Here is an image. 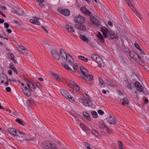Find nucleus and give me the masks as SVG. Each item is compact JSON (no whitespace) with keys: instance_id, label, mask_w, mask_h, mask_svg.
Segmentation results:
<instances>
[{"instance_id":"393cba45","label":"nucleus","mask_w":149,"mask_h":149,"mask_svg":"<svg viewBox=\"0 0 149 149\" xmlns=\"http://www.w3.org/2000/svg\"><path fill=\"white\" fill-rule=\"evenodd\" d=\"M85 77V78L83 77V78L86 81V80L87 79H88L89 81H91L93 79V77L91 75L87 74H86V77Z\"/></svg>"},{"instance_id":"a18cd8bd","label":"nucleus","mask_w":149,"mask_h":149,"mask_svg":"<svg viewBox=\"0 0 149 149\" xmlns=\"http://www.w3.org/2000/svg\"><path fill=\"white\" fill-rule=\"evenodd\" d=\"M97 112L100 115H102L104 113V112L102 111V110L101 109H99L98 110V111H97Z\"/></svg>"},{"instance_id":"09e8293b","label":"nucleus","mask_w":149,"mask_h":149,"mask_svg":"<svg viewBox=\"0 0 149 149\" xmlns=\"http://www.w3.org/2000/svg\"><path fill=\"white\" fill-rule=\"evenodd\" d=\"M41 28L46 32H48V30L47 29L45 26L41 25Z\"/></svg>"},{"instance_id":"1a4fd4ad","label":"nucleus","mask_w":149,"mask_h":149,"mask_svg":"<svg viewBox=\"0 0 149 149\" xmlns=\"http://www.w3.org/2000/svg\"><path fill=\"white\" fill-rule=\"evenodd\" d=\"M22 90L24 93L27 96L29 97L31 95V91L26 86H24Z\"/></svg>"},{"instance_id":"b1692460","label":"nucleus","mask_w":149,"mask_h":149,"mask_svg":"<svg viewBox=\"0 0 149 149\" xmlns=\"http://www.w3.org/2000/svg\"><path fill=\"white\" fill-rule=\"evenodd\" d=\"M79 37L84 42L88 43L89 42V40L87 37H86L85 35H83L82 34H80L79 36Z\"/></svg>"},{"instance_id":"f8f14e48","label":"nucleus","mask_w":149,"mask_h":149,"mask_svg":"<svg viewBox=\"0 0 149 149\" xmlns=\"http://www.w3.org/2000/svg\"><path fill=\"white\" fill-rule=\"evenodd\" d=\"M107 120L110 124L114 125L116 122V119L112 117L111 116H110L109 117L107 118Z\"/></svg>"},{"instance_id":"72a5a7b5","label":"nucleus","mask_w":149,"mask_h":149,"mask_svg":"<svg viewBox=\"0 0 149 149\" xmlns=\"http://www.w3.org/2000/svg\"><path fill=\"white\" fill-rule=\"evenodd\" d=\"M36 1L39 3V6L40 7L42 8L44 6V4H43V2H44V0H36Z\"/></svg>"},{"instance_id":"680f3d73","label":"nucleus","mask_w":149,"mask_h":149,"mask_svg":"<svg viewBox=\"0 0 149 149\" xmlns=\"http://www.w3.org/2000/svg\"><path fill=\"white\" fill-rule=\"evenodd\" d=\"M140 84L138 81H136V82H135L134 84V86L136 87L138 85H140Z\"/></svg>"},{"instance_id":"6e6552de","label":"nucleus","mask_w":149,"mask_h":149,"mask_svg":"<svg viewBox=\"0 0 149 149\" xmlns=\"http://www.w3.org/2000/svg\"><path fill=\"white\" fill-rule=\"evenodd\" d=\"M104 81L107 85L108 86H111L115 87H117V86L116 84L111 79H106Z\"/></svg>"},{"instance_id":"7c9ffc66","label":"nucleus","mask_w":149,"mask_h":149,"mask_svg":"<svg viewBox=\"0 0 149 149\" xmlns=\"http://www.w3.org/2000/svg\"><path fill=\"white\" fill-rule=\"evenodd\" d=\"M99 84L102 86H103V87H105V85H103L104 84V81L103 79L101 77H99Z\"/></svg>"},{"instance_id":"774afa93","label":"nucleus","mask_w":149,"mask_h":149,"mask_svg":"<svg viewBox=\"0 0 149 149\" xmlns=\"http://www.w3.org/2000/svg\"><path fill=\"white\" fill-rule=\"evenodd\" d=\"M70 83L73 86H74L76 83L74 82V81H72L71 80H70L69 81Z\"/></svg>"},{"instance_id":"4d7b16f0","label":"nucleus","mask_w":149,"mask_h":149,"mask_svg":"<svg viewBox=\"0 0 149 149\" xmlns=\"http://www.w3.org/2000/svg\"><path fill=\"white\" fill-rule=\"evenodd\" d=\"M26 48L24 47L23 46H20L19 48V51H21V52L23 50H24V49H25Z\"/></svg>"},{"instance_id":"f3484780","label":"nucleus","mask_w":149,"mask_h":149,"mask_svg":"<svg viewBox=\"0 0 149 149\" xmlns=\"http://www.w3.org/2000/svg\"><path fill=\"white\" fill-rule=\"evenodd\" d=\"M75 27L79 29L82 31H85L86 30L85 26L82 24H77L75 25Z\"/></svg>"},{"instance_id":"2f4dec72","label":"nucleus","mask_w":149,"mask_h":149,"mask_svg":"<svg viewBox=\"0 0 149 149\" xmlns=\"http://www.w3.org/2000/svg\"><path fill=\"white\" fill-rule=\"evenodd\" d=\"M92 115L94 118H96L98 117V114L96 111H93L91 112Z\"/></svg>"},{"instance_id":"20e7f679","label":"nucleus","mask_w":149,"mask_h":149,"mask_svg":"<svg viewBox=\"0 0 149 149\" xmlns=\"http://www.w3.org/2000/svg\"><path fill=\"white\" fill-rule=\"evenodd\" d=\"M60 92L63 96L68 99L69 101L72 102L74 101V100L73 99V97L66 90L63 89H61L60 90Z\"/></svg>"},{"instance_id":"0e129e2a","label":"nucleus","mask_w":149,"mask_h":149,"mask_svg":"<svg viewBox=\"0 0 149 149\" xmlns=\"http://www.w3.org/2000/svg\"><path fill=\"white\" fill-rule=\"evenodd\" d=\"M35 21V24H36L38 25H40V22H39L38 20H36Z\"/></svg>"},{"instance_id":"e2e57ef3","label":"nucleus","mask_w":149,"mask_h":149,"mask_svg":"<svg viewBox=\"0 0 149 149\" xmlns=\"http://www.w3.org/2000/svg\"><path fill=\"white\" fill-rule=\"evenodd\" d=\"M124 81L125 83L129 81L128 78L126 77H125L124 78Z\"/></svg>"},{"instance_id":"de8ad7c7","label":"nucleus","mask_w":149,"mask_h":149,"mask_svg":"<svg viewBox=\"0 0 149 149\" xmlns=\"http://www.w3.org/2000/svg\"><path fill=\"white\" fill-rule=\"evenodd\" d=\"M77 90H79L80 89V87L79 86L76 84L75 85L73 86Z\"/></svg>"},{"instance_id":"dca6fc26","label":"nucleus","mask_w":149,"mask_h":149,"mask_svg":"<svg viewBox=\"0 0 149 149\" xmlns=\"http://www.w3.org/2000/svg\"><path fill=\"white\" fill-rule=\"evenodd\" d=\"M120 101L122 102V105L123 106L126 105L129 103V101L126 97H124L123 99L120 100Z\"/></svg>"},{"instance_id":"338daca9","label":"nucleus","mask_w":149,"mask_h":149,"mask_svg":"<svg viewBox=\"0 0 149 149\" xmlns=\"http://www.w3.org/2000/svg\"><path fill=\"white\" fill-rule=\"evenodd\" d=\"M9 68L10 69V68H13V67H14V65L13 63H10L9 64Z\"/></svg>"},{"instance_id":"f704fd0d","label":"nucleus","mask_w":149,"mask_h":149,"mask_svg":"<svg viewBox=\"0 0 149 149\" xmlns=\"http://www.w3.org/2000/svg\"><path fill=\"white\" fill-rule=\"evenodd\" d=\"M127 87L130 89H132L131 86V83L129 81L125 83Z\"/></svg>"},{"instance_id":"cd10ccee","label":"nucleus","mask_w":149,"mask_h":149,"mask_svg":"<svg viewBox=\"0 0 149 149\" xmlns=\"http://www.w3.org/2000/svg\"><path fill=\"white\" fill-rule=\"evenodd\" d=\"M137 57H136V60L138 58H139V61H140V62H141L142 63H143V64L144 63L143 62V60H144L145 59V57H144V56H143V59H141V57L139 56L137 54Z\"/></svg>"},{"instance_id":"473e14b6","label":"nucleus","mask_w":149,"mask_h":149,"mask_svg":"<svg viewBox=\"0 0 149 149\" xmlns=\"http://www.w3.org/2000/svg\"><path fill=\"white\" fill-rule=\"evenodd\" d=\"M97 63L98 64L99 67L100 68L104 67V63L102 59L101 60Z\"/></svg>"},{"instance_id":"0eeeda50","label":"nucleus","mask_w":149,"mask_h":149,"mask_svg":"<svg viewBox=\"0 0 149 149\" xmlns=\"http://www.w3.org/2000/svg\"><path fill=\"white\" fill-rule=\"evenodd\" d=\"M74 20L75 23H78V24H83L85 21L84 17L80 15L75 17L74 18Z\"/></svg>"},{"instance_id":"aec40b11","label":"nucleus","mask_w":149,"mask_h":149,"mask_svg":"<svg viewBox=\"0 0 149 149\" xmlns=\"http://www.w3.org/2000/svg\"><path fill=\"white\" fill-rule=\"evenodd\" d=\"M8 131L12 135L15 136H16V134L18 130H16L15 129L13 128H9L8 129Z\"/></svg>"},{"instance_id":"5701e85b","label":"nucleus","mask_w":149,"mask_h":149,"mask_svg":"<svg viewBox=\"0 0 149 149\" xmlns=\"http://www.w3.org/2000/svg\"><path fill=\"white\" fill-rule=\"evenodd\" d=\"M80 69L81 73L85 77H86V74H87V70L83 66H80Z\"/></svg>"},{"instance_id":"f03ea898","label":"nucleus","mask_w":149,"mask_h":149,"mask_svg":"<svg viewBox=\"0 0 149 149\" xmlns=\"http://www.w3.org/2000/svg\"><path fill=\"white\" fill-rule=\"evenodd\" d=\"M42 146L45 149H58L55 147V144L48 141H45L42 143Z\"/></svg>"},{"instance_id":"c03bdc74","label":"nucleus","mask_w":149,"mask_h":149,"mask_svg":"<svg viewBox=\"0 0 149 149\" xmlns=\"http://www.w3.org/2000/svg\"><path fill=\"white\" fill-rule=\"evenodd\" d=\"M13 21L15 22V23L17 25H21V23L16 19L13 20Z\"/></svg>"},{"instance_id":"4c0bfd02","label":"nucleus","mask_w":149,"mask_h":149,"mask_svg":"<svg viewBox=\"0 0 149 149\" xmlns=\"http://www.w3.org/2000/svg\"><path fill=\"white\" fill-rule=\"evenodd\" d=\"M62 65L66 69H67L68 70H71L70 68L68 66V65L64 63H62Z\"/></svg>"},{"instance_id":"412c9836","label":"nucleus","mask_w":149,"mask_h":149,"mask_svg":"<svg viewBox=\"0 0 149 149\" xmlns=\"http://www.w3.org/2000/svg\"><path fill=\"white\" fill-rule=\"evenodd\" d=\"M130 57L132 58L136 59V57H137V54L133 51H130L129 53Z\"/></svg>"},{"instance_id":"3c124183","label":"nucleus","mask_w":149,"mask_h":149,"mask_svg":"<svg viewBox=\"0 0 149 149\" xmlns=\"http://www.w3.org/2000/svg\"><path fill=\"white\" fill-rule=\"evenodd\" d=\"M118 144L120 147H123V146L122 142L121 141H118Z\"/></svg>"},{"instance_id":"2eb2a0df","label":"nucleus","mask_w":149,"mask_h":149,"mask_svg":"<svg viewBox=\"0 0 149 149\" xmlns=\"http://www.w3.org/2000/svg\"><path fill=\"white\" fill-rule=\"evenodd\" d=\"M18 136L20 138H25L26 137V134L23 132L18 130L16 134V136Z\"/></svg>"},{"instance_id":"79ce46f5","label":"nucleus","mask_w":149,"mask_h":149,"mask_svg":"<svg viewBox=\"0 0 149 149\" xmlns=\"http://www.w3.org/2000/svg\"><path fill=\"white\" fill-rule=\"evenodd\" d=\"M8 56L9 58H10L11 60L14 58L15 57L14 55L11 53H10L8 55Z\"/></svg>"},{"instance_id":"7ed1b4c3","label":"nucleus","mask_w":149,"mask_h":149,"mask_svg":"<svg viewBox=\"0 0 149 149\" xmlns=\"http://www.w3.org/2000/svg\"><path fill=\"white\" fill-rule=\"evenodd\" d=\"M89 18L92 23L96 25L99 28H100L102 26L100 24V22L97 19V17L94 15H93L92 13L91 14L89 15Z\"/></svg>"},{"instance_id":"9d476101","label":"nucleus","mask_w":149,"mask_h":149,"mask_svg":"<svg viewBox=\"0 0 149 149\" xmlns=\"http://www.w3.org/2000/svg\"><path fill=\"white\" fill-rule=\"evenodd\" d=\"M96 36L98 38L97 39L98 41L102 43L105 42L104 38L100 32H98V33L97 34Z\"/></svg>"},{"instance_id":"ea45409f","label":"nucleus","mask_w":149,"mask_h":149,"mask_svg":"<svg viewBox=\"0 0 149 149\" xmlns=\"http://www.w3.org/2000/svg\"><path fill=\"white\" fill-rule=\"evenodd\" d=\"M98 56L95 54H92L91 55L92 58L95 61Z\"/></svg>"},{"instance_id":"39448f33","label":"nucleus","mask_w":149,"mask_h":149,"mask_svg":"<svg viewBox=\"0 0 149 149\" xmlns=\"http://www.w3.org/2000/svg\"><path fill=\"white\" fill-rule=\"evenodd\" d=\"M90 97L86 93L84 94V101L83 104L88 107H91L92 103L91 101L89 99Z\"/></svg>"},{"instance_id":"9b49d317","label":"nucleus","mask_w":149,"mask_h":149,"mask_svg":"<svg viewBox=\"0 0 149 149\" xmlns=\"http://www.w3.org/2000/svg\"><path fill=\"white\" fill-rule=\"evenodd\" d=\"M28 88L31 90V91L33 92L36 88V86L30 81H28L26 84Z\"/></svg>"},{"instance_id":"e433bc0d","label":"nucleus","mask_w":149,"mask_h":149,"mask_svg":"<svg viewBox=\"0 0 149 149\" xmlns=\"http://www.w3.org/2000/svg\"><path fill=\"white\" fill-rule=\"evenodd\" d=\"M16 121L19 123V124L24 126V125L23 124L22 120L20 119L17 118L15 120Z\"/></svg>"},{"instance_id":"ddd939ff","label":"nucleus","mask_w":149,"mask_h":149,"mask_svg":"<svg viewBox=\"0 0 149 149\" xmlns=\"http://www.w3.org/2000/svg\"><path fill=\"white\" fill-rule=\"evenodd\" d=\"M81 11L84 14L88 16L89 15L91 14V13L88 11L86 8L82 7L81 8Z\"/></svg>"},{"instance_id":"a211bd4d","label":"nucleus","mask_w":149,"mask_h":149,"mask_svg":"<svg viewBox=\"0 0 149 149\" xmlns=\"http://www.w3.org/2000/svg\"><path fill=\"white\" fill-rule=\"evenodd\" d=\"M66 59L67 61L69 62L70 64L72 66L73 64L72 61H73V59L72 56L68 54L66 55Z\"/></svg>"},{"instance_id":"bb28decb","label":"nucleus","mask_w":149,"mask_h":149,"mask_svg":"<svg viewBox=\"0 0 149 149\" xmlns=\"http://www.w3.org/2000/svg\"><path fill=\"white\" fill-rule=\"evenodd\" d=\"M83 115L88 120L91 121V118L90 117L89 114L86 111L83 112Z\"/></svg>"},{"instance_id":"864d4df0","label":"nucleus","mask_w":149,"mask_h":149,"mask_svg":"<svg viewBox=\"0 0 149 149\" xmlns=\"http://www.w3.org/2000/svg\"><path fill=\"white\" fill-rule=\"evenodd\" d=\"M29 102L32 105L34 104V100L32 98L29 99Z\"/></svg>"},{"instance_id":"6e6d98bb","label":"nucleus","mask_w":149,"mask_h":149,"mask_svg":"<svg viewBox=\"0 0 149 149\" xmlns=\"http://www.w3.org/2000/svg\"><path fill=\"white\" fill-rule=\"evenodd\" d=\"M6 90L8 92H10L11 91V89L10 87H8L6 88Z\"/></svg>"},{"instance_id":"6ab92c4d","label":"nucleus","mask_w":149,"mask_h":149,"mask_svg":"<svg viewBox=\"0 0 149 149\" xmlns=\"http://www.w3.org/2000/svg\"><path fill=\"white\" fill-rule=\"evenodd\" d=\"M52 56L56 60H59L60 58V56L58 53L55 51H52Z\"/></svg>"},{"instance_id":"f257e3e1","label":"nucleus","mask_w":149,"mask_h":149,"mask_svg":"<svg viewBox=\"0 0 149 149\" xmlns=\"http://www.w3.org/2000/svg\"><path fill=\"white\" fill-rule=\"evenodd\" d=\"M100 31L103 33V34L105 38H107L110 40L114 38L117 39L118 38V36L117 34L111 33L105 26H102Z\"/></svg>"},{"instance_id":"37998d69","label":"nucleus","mask_w":149,"mask_h":149,"mask_svg":"<svg viewBox=\"0 0 149 149\" xmlns=\"http://www.w3.org/2000/svg\"><path fill=\"white\" fill-rule=\"evenodd\" d=\"M140 87H139L138 88H137V90L138 91H139L140 92H142L143 91V86H140Z\"/></svg>"},{"instance_id":"c9c22d12","label":"nucleus","mask_w":149,"mask_h":149,"mask_svg":"<svg viewBox=\"0 0 149 149\" xmlns=\"http://www.w3.org/2000/svg\"><path fill=\"white\" fill-rule=\"evenodd\" d=\"M92 132H93V134L96 136V137H99V136L100 135L99 134L98 132L95 130L93 129L92 130Z\"/></svg>"},{"instance_id":"5fc2aeb1","label":"nucleus","mask_w":149,"mask_h":149,"mask_svg":"<svg viewBox=\"0 0 149 149\" xmlns=\"http://www.w3.org/2000/svg\"><path fill=\"white\" fill-rule=\"evenodd\" d=\"M138 49L139 51L141 54H142L145 55V52L142 50L140 47Z\"/></svg>"},{"instance_id":"603ef678","label":"nucleus","mask_w":149,"mask_h":149,"mask_svg":"<svg viewBox=\"0 0 149 149\" xmlns=\"http://www.w3.org/2000/svg\"><path fill=\"white\" fill-rule=\"evenodd\" d=\"M4 25H5L4 27L5 28L7 29L9 27V24L6 22H5L4 23Z\"/></svg>"},{"instance_id":"8fccbe9b","label":"nucleus","mask_w":149,"mask_h":149,"mask_svg":"<svg viewBox=\"0 0 149 149\" xmlns=\"http://www.w3.org/2000/svg\"><path fill=\"white\" fill-rule=\"evenodd\" d=\"M10 69L13 70L16 74H17L18 72H17V70L15 67H13L12 68H10Z\"/></svg>"},{"instance_id":"13d9d810","label":"nucleus","mask_w":149,"mask_h":149,"mask_svg":"<svg viewBox=\"0 0 149 149\" xmlns=\"http://www.w3.org/2000/svg\"><path fill=\"white\" fill-rule=\"evenodd\" d=\"M108 24L110 27L112 26L113 25V24L111 21H109L108 22Z\"/></svg>"},{"instance_id":"bf43d9fd","label":"nucleus","mask_w":149,"mask_h":149,"mask_svg":"<svg viewBox=\"0 0 149 149\" xmlns=\"http://www.w3.org/2000/svg\"><path fill=\"white\" fill-rule=\"evenodd\" d=\"M79 101L83 103L84 101V95H83V98H79L78 99Z\"/></svg>"},{"instance_id":"58836bf2","label":"nucleus","mask_w":149,"mask_h":149,"mask_svg":"<svg viewBox=\"0 0 149 149\" xmlns=\"http://www.w3.org/2000/svg\"><path fill=\"white\" fill-rule=\"evenodd\" d=\"M21 52L24 55H26L27 54L29 53L28 51L26 48L24 49Z\"/></svg>"},{"instance_id":"4468645a","label":"nucleus","mask_w":149,"mask_h":149,"mask_svg":"<svg viewBox=\"0 0 149 149\" xmlns=\"http://www.w3.org/2000/svg\"><path fill=\"white\" fill-rule=\"evenodd\" d=\"M6 79V80H8V78L7 75L6 74L4 73H2L0 75V80H1V83H3L4 81Z\"/></svg>"},{"instance_id":"49530a36","label":"nucleus","mask_w":149,"mask_h":149,"mask_svg":"<svg viewBox=\"0 0 149 149\" xmlns=\"http://www.w3.org/2000/svg\"><path fill=\"white\" fill-rule=\"evenodd\" d=\"M102 59H101V58L100 56H98V57L96 58L95 61L97 63H99V62H100Z\"/></svg>"},{"instance_id":"052dcab7","label":"nucleus","mask_w":149,"mask_h":149,"mask_svg":"<svg viewBox=\"0 0 149 149\" xmlns=\"http://www.w3.org/2000/svg\"><path fill=\"white\" fill-rule=\"evenodd\" d=\"M134 46L137 49H138L139 48H140V46L137 43H135L134 44Z\"/></svg>"},{"instance_id":"69168bd1","label":"nucleus","mask_w":149,"mask_h":149,"mask_svg":"<svg viewBox=\"0 0 149 149\" xmlns=\"http://www.w3.org/2000/svg\"><path fill=\"white\" fill-rule=\"evenodd\" d=\"M35 20H34V19H31L30 20V22L31 23H32V24H35Z\"/></svg>"},{"instance_id":"a878e982","label":"nucleus","mask_w":149,"mask_h":149,"mask_svg":"<svg viewBox=\"0 0 149 149\" xmlns=\"http://www.w3.org/2000/svg\"><path fill=\"white\" fill-rule=\"evenodd\" d=\"M51 75L54 78L59 81H61V77L57 74L52 73L51 74Z\"/></svg>"},{"instance_id":"4be33fe9","label":"nucleus","mask_w":149,"mask_h":149,"mask_svg":"<svg viewBox=\"0 0 149 149\" xmlns=\"http://www.w3.org/2000/svg\"><path fill=\"white\" fill-rule=\"evenodd\" d=\"M60 52L61 58L63 59H66V55H67L68 54H66L62 49H60Z\"/></svg>"},{"instance_id":"c756f323","label":"nucleus","mask_w":149,"mask_h":149,"mask_svg":"<svg viewBox=\"0 0 149 149\" xmlns=\"http://www.w3.org/2000/svg\"><path fill=\"white\" fill-rule=\"evenodd\" d=\"M79 59L82 61H84L85 62H87L88 61V59L86 58L83 56H79L78 57Z\"/></svg>"},{"instance_id":"423d86ee","label":"nucleus","mask_w":149,"mask_h":149,"mask_svg":"<svg viewBox=\"0 0 149 149\" xmlns=\"http://www.w3.org/2000/svg\"><path fill=\"white\" fill-rule=\"evenodd\" d=\"M57 11L61 14L66 16H68L70 14V10L68 9H63V8H58L57 9Z\"/></svg>"},{"instance_id":"a19ab883","label":"nucleus","mask_w":149,"mask_h":149,"mask_svg":"<svg viewBox=\"0 0 149 149\" xmlns=\"http://www.w3.org/2000/svg\"><path fill=\"white\" fill-rule=\"evenodd\" d=\"M36 86L39 89H41L42 85L39 82H37L36 83Z\"/></svg>"},{"instance_id":"c85d7f7f","label":"nucleus","mask_w":149,"mask_h":149,"mask_svg":"<svg viewBox=\"0 0 149 149\" xmlns=\"http://www.w3.org/2000/svg\"><path fill=\"white\" fill-rule=\"evenodd\" d=\"M66 28L67 29V30L70 32H73L74 31V30L73 28L69 25L67 26L66 27Z\"/></svg>"}]
</instances>
